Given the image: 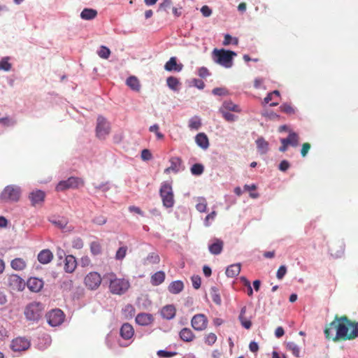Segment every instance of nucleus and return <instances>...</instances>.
Listing matches in <instances>:
<instances>
[{"mask_svg":"<svg viewBox=\"0 0 358 358\" xmlns=\"http://www.w3.org/2000/svg\"><path fill=\"white\" fill-rule=\"evenodd\" d=\"M219 110H225V111H233V112H241V109L239 106L230 101H224L222 106L220 108Z\"/></svg>","mask_w":358,"mask_h":358,"instance_id":"32","label":"nucleus"},{"mask_svg":"<svg viewBox=\"0 0 358 358\" xmlns=\"http://www.w3.org/2000/svg\"><path fill=\"white\" fill-rule=\"evenodd\" d=\"M170 163L171 166L165 169V173H170L171 171L178 172L182 164V160L180 157H174L170 159Z\"/></svg>","mask_w":358,"mask_h":358,"instance_id":"27","label":"nucleus"},{"mask_svg":"<svg viewBox=\"0 0 358 358\" xmlns=\"http://www.w3.org/2000/svg\"><path fill=\"white\" fill-rule=\"evenodd\" d=\"M45 196V192L40 189H34L29 194L28 198L32 206L41 207L44 203Z\"/></svg>","mask_w":358,"mask_h":358,"instance_id":"11","label":"nucleus"},{"mask_svg":"<svg viewBox=\"0 0 358 358\" xmlns=\"http://www.w3.org/2000/svg\"><path fill=\"white\" fill-rule=\"evenodd\" d=\"M141 159L144 161H148L152 159V153L148 149H144L141 152Z\"/></svg>","mask_w":358,"mask_h":358,"instance_id":"62","label":"nucleus"},{"mask_svg":"<svg viewBox=\"0 0 358 358\" xmlns=\"http://www.w3.org/2000/svg\"><path fill=\"white\" fill-rule=\"evenodd\" d=\"M149 130L150 132L155 133L157 138L158 139H163L164 138V136L163 134L159 131V126L158 124H154L151 127H150Z\"/></svg>","mask_w":358,"mask_h":358,"instance_id":"57","label":"nucleus"},{"mask_svg":"<svg viewBox=\"0 0 358 358\" xmlns=\"http://www.w3.org/2000/svg\"><path fill=\"white\" fill-rule=\"evenodd\" d=\"M135 320L141 326H148L154 321V317L150 313H141L136 315Z\"/></svg>","mask_w":358,"mask_h":358,"instance_id":"18","label":"nucleus"},{"mask_svg":"<svg viewBox=\"0 0 358 358\" xmlns=\"http://www.w3.org/2000/svg\"><path fill=\"white\" fill-rule=\"evenodd\" d=\"M335 329H336V327H334V326H330L329 325V327H327L324 329V333L326 338H327V339H332L333 340V338L335 336L334 334V332Z\"/></svg>","mask_w":358,"mask_h":358,"instance_id":"54","label":"nucleus"},{"mask_svg":"<svg viewBox=\"0 0 358 358\" xmlns=\"http://www.w3.org/2000/svg\"><path fill=\"white\" fill-rule=\"evenodd\" d=\"M160 196L163 205L166 208H171L174 205V196L171 185L168 182H164L159 189Z\"/></svg>","mask_w":358,"mask_h":358,"instance_id":"6","label":"nucleus"},{"mask_svg":"<svg viewBox=\"0 0 358 358\" xmlns=\"http://www.w3.org/2000/svg\"><path fill=\"white\" fill-rule=\"evenodd\" d=\"M98 55L101 58L108 59L110 55V50L107 47L102 45L98 51Z\"/></svg>","mask_w":358,"mask_h":358,"instance_id":"51","label":"nucleus"},{"mask_svg":"<svg viewBox=\"0 0 358 358\" xmlns=\"http://www.w3.org/2000/svg\"><path fill=\"white\" fill-rule=\"evenodd\" d=\"M208 322L207 317L204 314L199 313L193 316L191 325L196 331H203L206 329Z\"/></svg>","mask_w":358,"mask_h":358,"instance_id":"12","label":"nucleus"},{"mask_svg":"<svg viewBox=\"0 0 358 358\" xmlns=\"http://www.w3.org/2000/svg\"><path fill=\"white\" fill-rule=\"evenodd\" d=\"M103 282L109 283L110 291L115 294H123L129 287V282L124 278H117L113 273H107L103 277Z\"/></svg>","mask_w":358,"mask_h":358,"instance_id":"2","label":"nucleus"},{"mask_svg":"<svg viewBox=\"0 0 358 358\" xmlns=\"http://www.w3.org/2000/svg\"><path fill=\"white\" fill-rule=\"evenodd\" d=\"M102 280L99 273L93 271L85 276L84 282L88 289L95 290L99 287Z\"/></svg>","mask_w":358,"mask_h":358,"instance_id":"10","label":"nucleus"},{"mask_svg":"<svg viewBox=\"0 0 358 358\" xmlns=\"http://www.w3.org/2000/svg\"><path fill=\"white\" fill-rule=\"evenodd\" d=\"M230 43H234L235 45H238V40L237 38H232L231 36H230L229 34H226L224 36V41H223V45H228Z\"/></svg>","mask_w":358,"mask_h":358,"instance_id":"53","label":"nucleus"},{"mask_svg":"<svg viewBox=\"0 0 358 358\" xmlns=\"http://www.w3.org/2000/svg\"><path fill=\"white\" fill-rule=\"evenodd\" d=\"M196 144L202 149L206 150L209 146V141L208 136L204 133H199L195 137Z\"/></svg>","mask_w":358,"mask_h":358,"instance_id":"28","label":"nucleus"},{"mask_svg":"<svg viewBox=\"0 0 358 358\" xmlns=\"http://www.w3.org/2000/svg\"><path fill=\"white\" fill-rule=\"evenodd\" d=\"M280 110L285 113L292 115L294 114V108L289 103H283L280 107Z\"/></svg>","mask_w":358,"mask_h":358,"instance_id":"52","label":"nucleus"},{"mask_svg":"<svg viewBox=\"0 0 358 358\" xmlns=\"http://www.w3.org/2000/svg\"><path fill=\"white\" fill-rule=\"evenodd\" d=\"M164 69L167 71H175L179 72L182 69V64H178L177 59L175 57H171L170 59L165 64Z\"/></svg>","mask_w":358,"mask_h":358,"instance_id":"23","label":"nucleus"},{"mask_svg":"<svg viewBox=\"0 0 358 358\" xmlns=\"http://www.w3.org/2000/svg\"><path fill=\"white\" fill-rule=\"evenodd\" d=\"M45 317L50 326L57 327L64 322L65 315L62 310L55 308L46 313Z\"/></svg>","mask_w":358,"mask_h":358,"instance_id":"7","label":"nucleus"},{"mask_svg":"<svg viewBox=\"0 0 358 358\" xmlns=\"http://www.w3.org/2000/svg\"><path fill=\"white\" fill-rule=\"evenodd\" d=\"M287 273V267L285 265H281L276 273V277L278 279L281 280L284 278Z\"/></svg>","mask_w":358,"mask_h":358,"instance_id":"58","label":"nucleus"},{"mask_svg":"<svg viewBox=\"0 0 358 358\" xmlns=\"http://www.w3.org/2000/svg\"><path fill=\"white\" fill-rule=\"evenodd\" d=\"M110 124L102 116L97 118L96 127V136L100 139H104L110 133Z\"/></svg>","mask_w":358,"mask_h":358,"instance_id":"9","label":"nucleus"},{"mask_svg":"<svg viewBox=\"0 0 358 358\" xmlns=\"http://www.w3.org/2000/svg\"><path fill=\"white\" fill-rule=\"evenodd\" d=\"M201 124V119L198 116H194L189 120V128L192 130H198Z\"/></svg>","mask_w":358,"mask_h":358,"instance_id":"40","label":"nucleus"},{"mask_svg":"<svg viewBox=\"0 0 358 358\" xmlns=\"http://www.w3.org/2000/svg\"><path fill=\"white\" fill-rule=\"evenodd\" d=\"M258 150L261 154H266L268 150V143L262 137L258 138L256 141Z\"/></svg>","mask_w":358,"mask_h":358,"instance_id":"35","label":"nucleus"},{"mask_svg":"<svg viewBox=\"0 0 358 358\" xmlns=\"http://www.w3.org/2000/svg\"><path fill=\"white\" fill-rule=\"evenodd\" d=\"M286 143L293 147H296L299 145V136L294 132L289 133L286 138H282Z\"/></svg>","mask_w":358,"mask_h":358,"instance_id":"38","label":"nucleus"},{"mask_svg":"<svg viewBox=\"0 0 358 358\" xmlns=\"http://www.w3.org/2000/svg\"><path fill=\"white\" fill-rule=\"evenodd\" d=\"M241 264H234L227 267L226 275L229 278H234L237 276L241 272Z\"/></svg>","mask_w":358,"mask_h":358,"instance_id":"29","label":"nucleus"},{"mask_svg":"<svg viewBox=\"0 0 358 358\" xmlns=\"http://www.w3.org/2000/svg\"><path fill=\"white\" fill-rule=\"evenodd\" d=\"M90 252L93 255H99L101 253V246L97 241H93L90 243Z\"/></svg>","mask_w":358,"mask_h":358,"instance_id":"41","label":"nucleus"},{"mask_svg":"<svg viewBox=\"0 0 358 358\" xmlns=\"http://www.w3.org/2000/svg\"><path fill=\"white\" fill-rule=\"evenodd\" d=\"M0 123L3 126H11L15 124V122L8 117L0 118Z\"/></svg>","mask_w":358,"mask_h":358,"instance_id":"63","label":"nucleus"},{"mask_svg":"<svg viewBox=\"0 0 358 358\" xmlns=\"http://www.w3.org/2000/svg\"><path fill=\"white\" fill-rule=\"evenodd\" d=\"M213 54L214 55L215 62L225 68L231 67L233 64V57L236 55L233 51L226 50L224 49H215Z\"/></svg>","mask_w":358,"mask_h":358,"instance_id":"4","label":"nucleus"},{"mask_svg":"<svg viewBox=\"0 0 358 358\" xmlns=\"http://www.w3.org/2000/svg\"><path fill=\"white\" fill-rule=\"evenodd\" d=\"M73 281L71 279H65L62 280L60 287L62 290L69 292L73 288Z\"/></svg>","mask_w":358,"mask_h":358,"instance_id":"45","label":"nucleus"},{"mask_svg":"<svg viewBox=\"0 0 358 358\" xmlns=\"http://www.w3.org/2000/svg\"><path fill=\"white\" fill-rule=\"evenodd\" d=\"M165 280V273L162 271H159L155 273L151 276L150 282L152 285L158 286L161 285Z\"/></svg>","mask_w":358,"mask_h":358,"instance_id":"30","label":"nucleus"},{"mask_svg":"<svg viewBox=\"0 0 358 358\" xmlns=\"http://www.w3.org/2000/svg\"><path fill=\"white\" fill-rule=\"evenodd\" d=\"M159 261H160L159 256L157 253H155V252H151V253L148 254V255L147 256V257L145 259V262H147L148 263L151 264H158L159 262Z\"/></svg>","mask_w":358,"mask_h":358,"instance_id":"44","label":"nucleus"},{"mask_svg":"<svg viewBox=\"0 0 358 358\" xmlns=\"http://www.w3.org/2000/svg\"><path fill=\"white\" fill-rule=\"evenodd\" d=\"M11 68V64L8 62L7 59H2L0 61V69L4 71H9Z\"/></svg>","mask_w":358,"mask_h":358,"instance_id":"59","label":"nucleus"},{"mask_svg":"<svg viewBox=\"0 0 358 358\" xmlns=\"http://www.w3.org/2000/svg\"><path fill=\"white\" fill-rule=\"evenodd\" d=\"M210 296H211L213 301L215 304H217L218 306L221 305L222 300H221L220 294L219 292V289L217 287H215V286L211 287Z\"/></svg>","mask_w":358,"mask_h":358,"instance_id":"37","label":"nucleus"},{"mask_svg":"<svg viewBox=\"0 0 358 358\" xmlns=\"http://www.w3.org/2000/svg\"><path fill=\"white\" fill-rule=\"evenodd\" d=\"M223 246L224 242L221 239L213 238L208 244V250L210 254L218 255L222 252Z\"/></svg>","mask_w":358,"mask_h":358,"instance_id":"16","label":"nucleus"},{"mask_svg":"<svg viewBox=\"0 0 358 358\" xmlns=\"http://www.w3.org/2000/svg\"><path fill=\"white\" fill-rule=\"evenodd\" d=\"M134 334V330L133 327L129 323H124L120 330V336L125 339L128 340L133 337Z\"/></svg>","mask_w":358,"mask_h":358,"instance_id":"19","label":"nucleus"},{"mask_svg":"<svg viewBox=\"0 0 358 358\" xmlns=\"http://www.w3.org/2000/svg\"><path fill=\"white\" fill-rule=\"evenodd\" d=\"M280 98V92L278 90H274L267 94V96L264 99V102L265 103H268L270 101H273L270 103V106H276L279 104Z\"/></svg>","mask_w":358,"mask_h":358,"instance_id":"21","label":"nucleus"},{"mask_svg":"<svg viewBox=\"0 0 358 358\" xmlns=\"http://www.w3.org/2000/svg\"><path fill=\"white\" fill-rule=\"evenodd\" d=\"M122 312L127 317H132L135 313V308L131 304H127L122 309Z\"/></svg>","mask_w":358,"mask_h":358,"instance_id":"49","label":"nucleus"},{"mask_svg":"<svg viewBox=\"0 0 358 358\" xmlns=\"http://www.w3.org/2000/svg\"><path fill=\"white\" fill-rule=\"evenodd\" d=\"M77 266L76 259L73 255H67L64 259V270L66 273H72Z\"/></svg>","mask_w":358,"mask_h":358,"instance_id":"20","label":"nucleus"},{"mask_svg":"<svg viewBox=\"0 0 358 358\" xmlns=\"http://www.w3.org/2000/svg\"><path fill=\"white\" fill-rule=\"evenodd\" d=\"M30 346V342L27 339L18 337L13 339L10 344V348L14 352L27 350Z\"/></svg>","mask_w":358,"mask_h":358,"instance_id":"15","label":"nucleus"},{"mask_svg":"<svg viewBox=\"0 0 358 358\" xmlns=\"http://www.w3.org/2000/svg\"><path fill=\"white\" fill-rule=\"evenodd\" d=\"M191 280H192L193 287L195 289H199L200 287H201V277L199 275H193L191 278Z\"/></svg>","mask_w":358,"mask_h":358,"instance_id":"56","label":"nucleus"},{"mask_svg":"<svg viewBox=\"0 0 358 358\" xmlns=\"http://www.w3.org/2000/svg\"><path fill=\"white\" fill-rule=\"evenodd\" d=\"M21 188L15 185H7L1 192L0 199L4 202H17L21 196Z\"/></svg>","mask_w":358,"mask_h":358,"instance_id":"5","label":"nucleus"},{"mask_svg":"<svg viewBox=\"0 0 358 358\" xmlns=\"http://www.w3.org/2000/svg\"><path fill=\"white\" fill-rule=\"evenodd\" d=\"M344 250L345 244L341 240L332 241L329 245V252L335 258L341 257L343 255Z\"/></svg>","mask_w":358,"mask_h":358,"instance_id":"13","label":"nucleus"},{"mask_svg":"<svg viewBox=\"0 0 358 358\" xmlns=\"http://www.w3.org/2000/svg\"><path fill=\"white\" fill-rule=\"evenodd\" d=\"M27 264L22 258H15L10 262V266L15 271H22L25 268Z\"/></svg>","mask_w":358,"mask_h":358,"instance_id":"33","label":"nucleus"},{"mask_svg":"<svg viewBox=\"0 0 358 358\" xmlns=\"http://www.w3.org/2000/svg\"><path fill=\"white\" fill-rule=\"evenodd\" d=\"M166 83L169 88L173 90H176L179 85V80L177 78L170 76L166 79Z\"/></svg>","mask_w":358,"mask_h":358,"instance_id":"42","label":"nucleus"},{"mask_svg":"<svg viewBox=\"0 0 358 358\" xmlns=\"http://www.w3.org/2000/svg\"><path fill=\"white\" fill-rule=\"evenodd\" d=\"M37 258L41 264H46L52 261L53 254L50 250L44 249L38 253Z\"/></svg>","mask_w":358,"mask_h":358,"instance_id":"22","label":"nucleus"},{"mask_svg":"<svg viewBox=\"0 0 358 358\" xmlns=\"http://www.w3.org/2000/svg\"><path fill=\"white\" fill-rule=\"evenodd\" d=\"M219 111L222 114V115L224 118V120L227 122H232L237 120V116L231 113L229 111H225V110H219Z\"/></svg>","mask_w":358,"mask_h":358,"instance_id":"46","label":"nucleus"},{"mask_svg":"<svg viewBox=\"0 0 358 358\" xmlns=\"http://www.w3.org/2000/svg\"><path fill=\"white\" fill-rule=\"evenodd\" d=\"M44 313V305L41 302H32L27 305L24 314L27 320L37 322L43 317Z\"/></svg>","mask_w":358,"mask_h":358,"instance_id":"3","label":"nucleus"},{"mask_svg":"<svg viewBox=\"0 0 358 358\" xmlns=\"http://www.w3.org/2000/svg\"><path fill=\"white\" fill-rule=\"evenodd\" d=\"M183 289V282L179 280L171 282L168 287L169 292L173 294H179Z\"/></svg>","mask_w":358,"mask_h":358,"instance_id":"25","label":"nucleus"},{"mask_svg":"<svg viewBox=\"0 0 358 358\" xmlns=\"http://www.w3.org/2000/svg\"><path fill=\"white\" fill-rule=\"evenodd\" d=\"M157 354L159 357L162 358H171L175 356L177 354V352L168 351L166 350H159L157 351Z\"/></svg>","mask_w":358,"mask_h":358,"instance_id":"48","label":"nucleus"},{"mask_svg":"<svg viewBox=\"0 0 358 358\" xmlns=\"http://www.w3.org/2000/svg\"><path fill=\"white\" fill-rule=\"evenodd\" d=\"M97 16V11L93 8H84L80 13V17L85 20H91Z\"/></svg>","mask_w":358,"mask_h":358,"instance_id":"31","label":"nucleus"},{"mask_svg":"<svg viewBox=\"0 0 358 358\" xmlns=\"http://www.w3.org/2000/svg\"><path fill=\"white\" fill-rule=\"evenodd\" d=\"M330 326L336 327V334L333 338L334 341L339 339L353 340L358 338V322H352L346 316L335 317Z\"/></svg>","mask_w":358,"mask_h":358,"instance_id":"1","label":"nucleus"},{"mask_svg":"<svg viewBox=\"0 0 358 358\" xmlns=\"http://www.w3.org/2000/svg\"><path fill=\"white\" fill-rule=\"evenodd\" d=\"M244 189L250 192V196L252 199H257L259 196V194L258 193L253 192V191H255L257 189V186L255 184H252L251 185H245Z\"/></svg>","mask_w":358,"mask_h":358,"instance_id":"43","label":"nucleus"},{"mask_svg":"<svg viewBox=\"0 0 358 358\" xmlns=\"http://www.w3.org/2000/svg\"><path fill=\"white\" fill-rule=\"evenodd\" d=\"M44 285V282L42 279L36 277L29 278L26 285L28 289L32 292H38L41 290Z\"/></svg>","mask_w":358,"mask_h":358,"instance_id":"17","label":"nucleus"},{"mask_svg":"<svg viewBox=\"0 0 358 358\" xmlns=\"http://www.w3.org/2000/svg\"><path fill=\"white\" fill-rule=\"evenodd\" d=\"M207 203L205 199H201L197 203L196 208L199 212H204L206 209Z\"/></svg>","mask_w":358,"mask_h":358,"instance_id":"61","label":"nucleus"},{"mask_svg":"<svg viewBox=\"0 0 358 358\" xmlns=\"http://www.w3.org/2000/svg\"><path fill=\"white\" fill-rule=\"evenodd\" d=\"M310 144L308 143H304L303 145H302V148H301V155L303 157H306V155L308 154V151L310 150Z\"/></svg>","mask_w":358,"mask_h":358,"instance_id":"64","label":"nucleus"},{"mask_svg":"<svg viewBox=\"0 0 358 358\" xmlns=\"http://www.w3.org/2000/svg\"><path fill=\"white\" fill-rule=\"evenodd\" d=\"M286 348L288 350L292 352V355L296 357H300V348L299 347L292 341L287 343Z\"/></svg>","mask_w":358,"mask_h":358,"instance_id":"39","label":"nucleus"},{"mask_svg":"<svg viewBox=\"0 0 358 358\" xmlns=\"http://www.w3.org/2000/svg\"><path fill=\"white\" fill-rule=\"evenodd\" d=\"M213 94L217 96H224L228 94V91L223 87H216L213 90Z\"/></svg>","mask_w":358,"mask_h":358,"instance_id":"60","label":"nucleus"},{"mask_svg":"<svg viewBox=\"0 0 358 358\" xmlns=\"http://www.w3.org/2000/svg\"><path fill=\"white\" fill-rule=\"evenodd\" d=\"M176 308L173 305H166L161 310L162 317L166 320H171L176 315Z\"/></svg>","mask_w":358,"mask_h":358,"instance_id":"24","label":"nucleus"},{"mask_svg":"<svg viewBox=\"0 0 358 358\" xmlns=\"http://www.w3.org/2000/svg\"><path fill=\"white\" fill-rule=\"evenodd\" d=\"M127 246H122L119 248V249L117 250L115 254V259L117 260H122L123 259L127 253Z\"/></svg>","mask_w":358,"mask_h":358,"instance_id":"50","label":"nucleus"},{"mask_svg":"<svg viewBox=\"0 0 358 358\" xmlns=\"http://www.w3.org/2000/svg\"><path fill=\"white\" fill-rule=\"evenodd\" d=\"M8 285L13 290L20 292L24 289L26 282L18 275L11 274L8 277Z\"/></svg>","mask_w":358,"mask_h":358,"instance_id":"14","label":"nucleus"},{"mask_svg":"<svg viewBox=\"0 0 358 358\" xmlns=\"http://www.w3.org/2000/svg\"><path fill=\"white\" fill-rule=\"evenodd\" d=\"M38 340L42 341L38 343V348L41 350H44L49 347L52 342L51 337L48 334L42 335L41 337L38 338Z\"/></svg>","mask_w":358,"mask_h":358,"instance_id":"36","label":"nucleus"},{"mask_svg":"<svg viewBox=\"0 0 358 358\" xmlns=\"http://www.w3.org/2000/svg\"><path fill=\"white\" fill-rule=\"evenodd\" d=\"M179 337L184 342H191L194 340L195 336L190 329L185 327L179 332Z\"/></svg>","mask_w":358,"mask_h":358,"instance_id":"26","label":"nucleus"},{"mask_svg":"<svg viewBox=\"0 0 358 358\" xmlns=\"http://www.w3.org/2000/svg\"><path fill=\"white\" fill-rule=\"evenodd\" d=\"M83 181L76 177H70L66 180L60 181L56 187L57 191H64L67 189H75L83 185Z\"/></svg>","mask_w":358,"mask_h":358,"instance_id":"8","label":"nucleus"},{"mask_svg":"<svg viewBox=\"0 0 358 358\" xmlns=\"http://www.w3.org/2000/svg\"><path fill=\"white\" fill-rule=\"evenodd\" d=\"M203 166L201 164H195L191 167V173L195 176H199L203 172Z\"/></svg>","mask_w":358,"mask_h":358,"instance_id":"47","label":"nucleus"},{"mask_svg":"<svg viewBox=\"0 0 358 358\" xmlns=\"http://www.w3.org/2000/svg\"><path fill=\"white\" fill-rule=\"evenodd\" d=\"M217 340V336L213 333H210L205 337V343L208 345H212L215 343Z\"/></svg>","mask_w":358,"mask_h":358,"instance_id":"55","label":"nucleus"},{"mask_svg":"<svg viewBox=\"0 0 358 358\" xmlns=\"http://www.w3.org/2000/svg\"><path fill=\"white\" fill-rule=\"evenodd\" d=\"M126 84L134 91H139L141 88V85L139 83V80L135 76H129L127 80Z\"/></svg>","mask_w":358,"mask_h":358,"instance_id":"34","label":"nucleus"}]
</instances>
